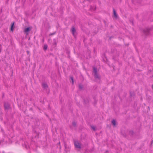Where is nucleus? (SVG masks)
Returning a JSON list of instances; mask_svg holds the SVG:
<instances>
[{
  "instance_id": "1",
  "label": "nucleus",
  "mask_w": 153,
  "mask_h": 153,
  "mask_svg": "<svg viewBox=\"0 0 153 153\" xmlns=\"http://www.w3.org/2000/svg\"><path fill=\"white\" fill-rule=\"evenodd\" d=\"M93 72L94 77L95 79L100 80V76L99 74L97 72V69L96 68L94 67L93 68Z\"/></svg>"
},
{
  "instance_id": "2",
  "label": "nucleus",
  "mask_w": 153,
  "mask_h": 153,
  "mask_svg": "<svg viewBox=\"0 0 153 153\" xmlns=\"http://www.w3.org/2000/svg\"><path fill=\"white\" fill-rule=\"evenodd\" d=\"M150 30V28H146L143 29V32L145 35L147 36L149 35Z\"/></svg>"
},
{
  "instance_id": "3",
  "label": "nucleus",
  "mask_w": 153,
  "mask_h": 153,
  "mask_svg": "<svg viewBox=\"0 0 153 153\" xmlns=\"http://www.w3.org/2000/svg\"><path fill=\"white\" fill-rule=\"evenodd\" d=\"M74 144L76 148L78 149L81 148V145L77 141H74Z\"/></svg>"
},
{
  "instance_id": "4",
  "label": "nucleus",
  "mask_w": 153,
  "mask_h": 153,
  "mask_svg": "<svg viewBox=\"0 0 153 153\" xmlns=\"http://www.w3.org/2000/svg\"><path fill=\"white\" fill-rule=\"evenodd\" d=\"M4 107L5 110H8L10 108V105L9 104L6 102L4 103Z\"/></svg>"
},
{
  "instance_id": "5",
  "label": "nucleus",
  "mask_w": 153,
  "mask_h": 153,
  "mask_svg": "<svg viewBox=\"0 0 153 153\" xmlns=\"http://www.w3.org/2000/svg\"><path fill=\"white\" fill-rule=\"evenodd\" d=\"M71 31L73 35L74 36H75L76 34V30L74 27H72L71 29Z\"/></svg>"
},
{
  "instance_id": "6",
  "label": "nucleus",
  "mask_w": 153,
  "mask_h": 153,
  "mask_svg": "<svg viewBox=\"0 0 153 153\" xmlns=\"http://www.w3.org/2000/svg\"><path fill=\"white\" fill-rule=\"evenodd\" d=\"M31 30V28L30 27H28L25 28L24 29V31L27 34V35H28V32L30 31Z\"/></svg>"
},
{
  "instance_id": "7",
  "label": "nucleus",
  "mask_w": 153,
  "mask_h": 153,
  "mask_svg": "<svg viewBox=\"0 0 153 153\" xmlns=\"http://www.w3.org/2000/svg\"><path fill=\"white\" fill-rule=\"evenodd\" d=\"M113 11L114 17L116 18H118V15L116 13L115 10L114 9H113Z\"/></svg>"
},
{
  "instance_id": "8",
  "label": "nucleus",
  "mask_w": 153,
  "mask_h": 153,
  "mask_svg": "<svg viewBox=\"0 0 153 153\" xmlns=\"http://www.w3.org/2000/svg\"><path fill=\"white\" fill-rule=\"evenodd\" d=\"M43 87L45 89L48 88V85L46 83H44L42 84Z\"/></svg>"
},
{
  "instance_id": "9",
  "label": "nucleus",
  "mask_w": 153,
  "mask_h": 153,
  "mask_svg": "<svg viewBox=\"0 0 153 153\" xmlns=\"http://www.w3.org/2000/svg\"><path fill=\"white\" fill-rule=\"evenodd\" d=\"M111 123L114 125V126L116 125V121L114 120H113L111 121Z\"/></svg>"
},
{
  "instance_id": "10",
  "label": "nucleus",
  "mask_w": 153,
  "mask_h": 153,
  "mask_svg": "<svg viewBox=\"0 0 153 153\" xmlns=\"http://www.w3.org/2000/svg\"><path fill=\"white\" fill-rule=\"evenodd\" d=\"M14 25V22H13L11 25V30L12 31H13V27Z\"/></svg>"
},
{
  "instance_id": "11",
  "label": "nucleus",
  "mask_w": 153,
  "mask_h": 153,
  "mask_svg": "<svg viewBox=\"0 0 153 153\" xmlns=\"http://www.w3.org/2000/svg\"><path fill=\"white\" fill-rule=\"evenodd\" d=\"M47 48H48L47 45H44V48H43L44 50H46L47 49Z\"/></svg>"
},
{
  "instance_id": "12",
  "label": "nucleus",
  "mask_w": 153,
  "mask_h": 153,
  "mask_svg": "<svg viewBox=\"0 0 153 153\" xmlns=\"http://www.w3.org/2000/svg\"><path fill=\"white\" fill-rule=\"evenodd\" d=\"M79 88L80 89H82L83 88V86L82 85L80 84L79 86Z\"/></svg>"
},
{
  "instance_id": "13",
  "label": "nucleus",
  "mask_w": 153,
  "mask_h": 153,
  "mask_svg": "<svg viewBox=\"0 0 153 153\" xmlns=\"http://www.w3.org/2000/svg\"><path fill=\"white\" fill-rule=\"evenodd\" d=\"M72 125L74 127H75L76 126V122L75 121H73L72 122Z\"/></svg>"
},
{
  "instance_id": "14",
  "label": "nucleus",
  "mask_w": 153,
  "mask_h": 153,
  "mask_svg": "<svg viewBox=\"0 0 153 153\" xmlns=\"http://www.w3.org/2000/svg\"><path fill=\"white\" fill-rule=\"evenodd\" d=\"M70 79L72 81V83H74V77L73 76H71L70 77Z\"/></svg>"
},
{
  "instance_id": "15",
  "label": "nucleus",
  "mask_w": 153,
  "mask_h": 153,
  "mask_svg": "<svg viewBox=\"0 0 153 153\" xmlns=\"http://www.w3.org/2000/svg\"><path fill=\"white\" fill-rule=\"evenodd\" d=\"M129 133L130 134L132 135L133 134L134 132L132 131H129Z\"/></svg>"
},
{
  "instance_id": "16",
  "label": "nucleus",
  "mask_w": 153,
  "mask_h": 153,
  "mask_svg": "<svg viewBox=\"0 0 153 153\" xmlns=\"http://www.w3.org/2000/svg\"><path fill=\"white\" fill-rule=\"evenodd\" d=\"M56 33V32H54L53 33H51L49 34V36H52L53 35H54Z\"/></svg>"
},
{
  "instance_id": "17",
  "label": "nucleus",
  "mask_w": 153,
  "mask_h": 153,
  "mask_svg": "<svg viewBox=\"0 0 153 153\" xmlns=\"http://www.w3.org/2000/svg\"><path fill=\"white\" fill-rule=\"evenodd\" d=\"M130 22L133 25V19H131L130 20Z\"/></svg>"
},
{
  "instance_id": "18",
  "label": "nucleus",
  "mask_w": 153,
  "mask_h": 153,
  "mask_svg": "<svg viewBox=\"0 0 153 153\" xmlns=\"http://www.w3.org/2000/svg\"><path fill=\"white\" fill-rule=\"evenodd\" d=\"M91 128L92 129H93L94 131H95V128L94 126H91Z\"/></svg>"
},
{
  "instance_id": "19",
  "label": "nucleus",
  "mask_w": 153,
  "mask_h": 153,
  "mask_svg": "<svg viewBox=\"0 0 153 153\" xmlns=\"http://www.w3.org/2000/svg\"><path fill=\"white\" fill-rule=\"evenodd\" d=\"M27 54H29V52L28 51H27Z\"/></svg>"
},
{
  "instance_id": "20",
  "label": "nucleus",
  "mask_w": 153,
  "mask_h": 153,
  "mask_svg": "<svg viewBox=\"0 0 153 153\" xmlns=\"http://www.w3.org/2000/svg\"><path fill=\"white\" fill-rule=\"evenodd\" d=\"M153 143V140H152V141H151V145H152V144Z\"/></svg>"
},
{
  "instance_id": "21",
  "label": "nucleus",
  "mask_w": 153,
  "mask_h": 153,
  "mask_svg": "<svg viewBox=\"0 0 153 153\" xmlns=\"http://www.w3.org/2000/svg\"><path fill=\"white\" fill-rule=\"evenodd\" d=\"M3 142V141L2 140L0 141V144H1V143L2 142Z\"/></svg>"
},
{
  "instance_id": "22",
  "label": "nucleus",
  "mask_w": 153,
  "mask_h": 153,
  "mask_svg": "<svg viewBox=\"0 0 153 153\" xmlns=\"http://www.w3.org/2000/svg\"><path fill=\"white\" fill-rule=\"evenodd\" d=\"M58 144H60V142H59V143H58Z\"/></svg>"
}]
</instances>
